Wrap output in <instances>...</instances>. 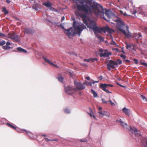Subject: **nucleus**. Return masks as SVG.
<instances>
[{
    "instance_id": "f257e3e1",
    "label": "nucleus",
    "mask_w": 147,
    "mask_h": 147,
    "mask_svg": "<svg viewBox=\"0 0 147 147\" xmlns=\"http://www.w3.org/2000/svg\"><path fill=\"white\" fill-rule=\"evenodd\" d=\"M55 26H58L61 27L62 29L65 31V33L70 38H72L73 36L76 34L80 35L81 33L83 30L86 28V26L81 22H77L74 21L73 23L74 28H71L69 29H65L64 28L63 25L62 24L58 25V23H55L54 24Z\"/></svg>"
},
{
    "instance_id": "f03ea898",
    "label": "nucleus",
    "mask_w": 147,
    "mask_h": 147,
    "mask_svg": "<svg viewBox=\"0 0 147 147\" xmlns=\"http://www.w3.org/2000/svg\"><path fill=\"white\" fill-rule=\"evenodd\" d=\"M80 16L83 18V22L88 27L93 30L94 34L99 40L100 41H103L104 38L99 36L98 34V33H101L103 32V29L97 26L94 21L90 20L88 21L86 20L84 18L85 17V15L81 14Z\"/></svg>"
},
{
    "instance_id": "7ed1b4c3",
    "label": "nucleus",
    "mask_w": 147,
    "mask_h": 147,
    "mask_svg": "<svg viewBox=\"0 0 147 147\" xmlns=\"http://www.w3.org/2000/svg\"><path fill=\"white\" fill-rule=\"evenodd\" d=\"M118 121L123 127H125V125L127 129L130 131L132 134H134L136 137H137L136 138V140L137 138L138 139L139 138V140H138V141L141 142L142 144L144 147H147V139L146 138L142 137L141 134L138 133V130L137 129L134 127H132L131 126L129 127L127 126V124L123 122L121 119Z\"/></svg>"
},
{
    "instance_id": "20e7f679",
    "label": "nucleus",
    "mask_w": 147,
    "mask_h": 147,
    "mask_svg": "<svg viewBox=\"0 0 147 147\" xmlns=\"http://www.w3.org/2000/svg\"><path fill=\"white\" fill-rule=\"evenodd\" d=\"M125 25L123 21H119L117 23V25L116 26V27L120 31L122 32L123 34L125 35L126 37L128 38L129 37L132 36L131 35V34L129 32V27L127 25L126 26V30L127 32H126L125 30H123L124 27Z\"/></svg>"
},
{
    "instance_id": "39448f33",
    "label": "nucleus",
    "mask_w": 147,
    "mask_h": 147,
    "mask_svg": "<svg viewBox=\"0 0 147 147\" xmlns=\"http://www.w3.org/2000/svg\"><path fill=\"white\" fill-rule=\"evenodd\" d=\"M64 90L66 93L68 94L72 95L73 93H74L77 89L76 88H73L71 86H68L67 87L64 88Z\"/></svg>"
},
{
    "instance_id": "423d86ee",
    "label": "nucleus",
    "mask_w": 147,
    "mask_h": 147,
    "mask_svg": "<svg viewBox=\"0 0 147 147\" xmlns=\"http://www.w3.org/2000/svg\"><path fill=\"white\" fill-rule=\"evenodd\" d=\"M7 37V36H6ZM7 37L13 39L16 42L20 41V39L18 35L14 33H9Z\"/></svg>"
},
{
    "instance_id": "0eeeda50",
    "label": "nucleus",
    "mask_w": 147,
    "mask_h": 147,
    "mask_svg": "<svg viewBox=\"0 0 147 147\" xmlns=\"http://www.w3.org/2000/svg\"><path fill=\"white\" fill-rule=\"evenodd\" d=\"M99 116L100 117H103L105 116L106 117L105 118L108 119L110 117V114L107 112L105 111H98V112Z\"/></svg>"
},
{
    "instance_id": "6e6552de",
    "label": "nucleus",
    "mask_w": 147,
    "mask_h": 147,
    "mask_svg": "<svg viewBox=\"0 0 147 147\" xmlns=\"http://www.w3.org/2000/svg\"><path fill=\"white\" fill-rule=\"evenodd\" d=\"M107 67L109 71H111V68H114L117 66V64L112 60H110L109 61V63L107 64Z\"/></svg>"
},
{
    "instance_id": "1a4fd4ad",
    "label": "nucleus",
    "mask_w": 147,
    "mask_h": 147,
    "mask_svg": "<svg viewBox=\"0 0 147 147\" xmlns=\"http://www.w3.org/2000/svg\"><path fill=\"white\" fill-rule=\"evenodd\" d=\"M74 84L75 86L77 88L80 90L84 89L85 88V86L80 82H78L75 80L74 81Z\"/></svg>"
},
{
    "instance_id": "9d476101",
    "label": "nucleus",
    "mask_w": 147,
    "mask_h": 147,
    "mask_svg": "<svg viewBox=\"0 0 147 147\" xmlns=\"http://www.w3.org/2000/svg\"><path fill=\"white\" fill-rule=\"evenodd\" d=\"M42 58L46 62L49 63L50 65L57 67H58V66L54 64L53 63L51 62L49 59H48L46 57L43 56L42 57Z\"/></svg>"
},
{
    "instance_id": "9b49d317",
    "label": "nucleus",
    "mask_w": 147,
    "mask_h": 147,
    "mask_svg": "<svg viewBox=\"0 0 147 147\" xmlns=\"http://www.w3.org/2000/svg\"><path fill=\"white\" fill-rule=\"evenodd\" d=\"M112 53L111 52L109 53L104 52L100 54V57H108L109 56L111 55Z\"/></svg>"
},
{
    "instance_id": "f8f14e48",
    "label": "nucleus",
    "mask_w": 147,
    "mask_h": 147,
    "mask_svg": "<svg viewBox=\"0 0 147 147\" xmlns=\"http://www.w3.org/2000/svg\"><path fill=\"white\" fill-rule=\"evenodd\" d=\"M103 29V31L104 32H107L109 34H111L112 33L114 32V31L113 30L110 29L108 27H106L104 29Z\"/></svg>"
},
{
    "instance_id": "ddd939ff",
    "label": "nucleus",
    "mask_w": 147,
    "mask_h": 147,
    "mask_svg": "<svg viewBox=\"0 0 147 147\" xmlns=\"http://www.w3.org/2000/svg\"><path fill=\"white\" fill-rule=\"evenodd\" d=\"M43 5L46 6L47 7H51V9L52 11H53V10L55 9L54 8H53L52 7H51L52 4L49 2H45L43 3Z\"/></svg>"
},
{
    "instance_id": "4468645a",
    "label": "nucleus",
    "mask_w": 147,
    "mask_h": 147,
    "mask_svg": "<svg viewBox=\"0 0 147 147\" xmlns=\"http://www.w3.org/2000/svg\"><path fill=\"white\" fill-rule=\"evenodd\" d=\"M34 4L33 5L32 8L35 10V11H37L39 9V4L37 3L36 1L34 2Z\"/></svg>"
},
{
    "instance_id": "2eb2a0df",
    "label": "nucleus",
    "mask_w": 147,
    "mask_h": 147,
    "mask_svg": "<svg viewBox=\"0 0 147 147\" xmlns=\"http://www.w3.org/2000/svg\"><path fill=\"white\" fill-rule=\"evenodd\" d=\"M122 111L123 113L128 115H129L131 113V111L125 107L123 108L122 109Z\"/></svg>"
},
{
    "instance_id": "dca6fc26",
    "label": "nucleus",
    "mask_w": 147,
    "mask_h": 147,
    "mask_svg": "<svg viewBox=\"0 0 147 147\" xmlns=\"http://www.w3.org/2000/svg\"><path fill=\"white\" fill-rule=\"evenodd\" d=\"M106 85H105L104 86H103L100 85V87L102 89L105 91L107 93H111V92L109 91L108 90L106 89V88H107L106 87Z\"/></svg>"
},
{
    "instance_id": "f3484780",
    "label": "nucleus",
    "mask_w": 147,
    "mask_h": 147,
    "mask_svg": "<svg viewBox=\"0 0 147 147\" xmlns=\"http://www.w3.org/2000/svg\"><path fill=\"white\" fill-rule=\"evenodd\" d=\"M134 36L132 37V38H135L136 40L140 39L142 37V35L140 33H134Z\"/></svg>"
},
{
    "instance_id": "a211bd4d",
    "label": "nucleus",
    "mask_w": 147,
    "mask_h": 147,
    "mask_svg": "<svg viewBox=\"0 0 147 147\" xmlns=\"http://www.w3.org/2000/svg\"><path fill=\"white\" fill-rule=\"evenodd\" d=\"M34 32V31L29 28H25V32L27 34H32Z\"/></svg>"
},
{
    "instance_id": "6ab92c4d",
    "label": "nucleus",
    "mask_w": 147,
    "mask_h": 147,
    "mask_svg": "<svg viewBox=\"0 0 147 147\" xmlns=\"http://www.w3.org/2000/svg\"><path fill=\"white\" fill-rule=\"evenodd\" d=\"M98 82V81H93L92 82H88L87 81H86L85 82H84V84H86L87 85H90V86H92V84H94Z\"/></svg>"
},
{
    "instance_id": "aec40b11",
    "label": "nucleus",
    "mask_w": 147,
    "mask_h": 147,
    "mask_svg": "<svg viewBox=\"0 0 147 147\" xmlns=\"http://www.w3.org/2000/svg\"><path fill=\"white\" fill-rule=\"evenodd\" d=\"M17 49V50L19 52H23L24 53H26L27 52V51L26 50L21 48V47H18Z\"/></svg>"
},
{
    "instance_id": "412c9836",
    "label": "nucleus",
    "mask_w": 147,
    "mask_h": 147,
    "mask_svg": "<svg viewBox=\"0 0 147 147\" xmlns=\"http://www.w3.org/2000/svg\"><path fill=\"white\" fill-rule=\"evenodd\" d=\"M91 92L93 95L94 98H96L97 96V94L95 90L92 89L91 90Z\"/></svg>"
},
{
    "instance_id": "4be33fe9",
    "label": "nucleus",
    "mask_w": 147,
    "mask_h": 147,
    "mask_svg": "<svg viewBox=\"0 0 147 147\" xmlns=\"http://www.w3.org/2000/svg\"><path fill=\"white\" fill-rule=\"evenodd\" d=\"M63 111L65 113L67 114L69 113H70V110L68 108H66L64 109Z\"/></svg>"
},
{
    "instance_id": "5701e85b",
    "label": "nucleus",
    "mask_w": 147,
    "mask_h": 147,
    "mask_svg": "<svg viewBox=\"0 0 147 147\" xmlns=\"http://www.w3.org/2000/svg\"><path fill=\"white\" fill-rule=\"evenodd\" d=\"M24 130L26 132L27 134L28 135V136L30 137H32L33 135L32 133H30V132H28L25 130Z\"/></svg>"
},
{
    "instance_id": "b1692460",
    "label": "nucleus",
    "mask_w": 147,
    "mask_h": 147,
    "mask_svg": "<svg viewBox=\"0 0 147 147\" xmlns=\"http://www.w3.org/2000/svg\"><path fill=\"white\" fill-rule=\"evenodd\" d=\"M68 73H69V75L71 77H73L74 75L73 72L72 71L69 70L67 71Z\"/></svg>"
},
{
    "instance_id": "393cba45",
    "label": "nucleus",
    "mask_w": 147,
    "mask_h": 147,
    "mask_svg": "<svg viewBox=\"0 0 147 147\" xmlns=\"http://www.w3.org/2000/svg\"><path fill=\"white\" fill-rule=\"evenodd\" d=\"M2 48L3 49H4L5 50H8V49H10L11 48V47L9 46H7V45H5L3 46Z\"/></svg>"
},
{
    "instance_id": "a878e982",
    "label": "nucleus",
    "mask_w": 147,
    "mask_h": 147,
    "mask_svg": "<svg viewBox=\"0 0 147 147\" xmlns=\"http://www.w3.org/2000/svg\"><path fill=\"white\" fill-rule=\"evenodd\" d=\"M2 11L6 14H7L9 12L8 11L5 7L3 8Z\"/></svg>"
},
{
    "instance_id": "bb28decb",
    "label": "nucleus",
    "mask_w": 147,
    "mask_h": 147,
    "mask_svg": "<svg viewBox=\"0 0 147 147\" xmlns=\"http://www.w3.org/2000/svg\"><path fill=\"white\" fill-rule=\"evenodd\" d=\"M100 85H101L103 86H104V85H106V87H107V88L108 87V86H109V87H113V85H112V84H101Z\"/></svg>"
},
{
    "instance_id": "cd10ccee",
    "label": "nucleus",
    "mask_w": 147,
    "mask_h": 147,
    "mask_svg": "<svg viewBox=\"0 0 147 147\" xmlns=\"http://www.w3.org/2000/svg\"><path fill=\"white\" fill-rule=\"evenodd\" d=\"M57 78L58 79V80L61 82H63V77L62 76H61L60 77H58Z\"/></svg>"
},
{
    "instance_id": "c85d7f7f",
    "label": "nucleus",
    "mask_w": 147,
    "mask_h": 147,
    "mask_svg": "<svg viewBox=\"0 0 147 147\" xmlns=\"http://www.w3.org/2000/svg\"><path fill=\"white\" fill-rule=\"evenodd\" d=\"M115 63L117 64V65L118 64H121L122 63V62L119 59H117V61H115Z\"/></svg>"
},
{
    "instance_id": "c756f323",
    "label": "nucleus",
    "mask_w": 147,
    "mask_h": 147,
    "mask_svg": "<svg viewBox=\"0 0 147 147\" xmlns=\"http://www.w3.org/2000/svg\"><path fill=\"white\" fill-rule=\"evenodd\" d=\"M5 42L4 40H2L0 41V46H2L5 45Z\"/></svg>"
},
{
    "instance_id": "7c9ffc66",
    "label": "nucleus",
    "mask_w": 147,
    "mask_h": 147,
    "mask_svg": "<svg viewBox=\"0 0 147 147\" xmlns=\"http://www.w3.org/2000/svg\"><path fill=\"white\" fill-rule=\"evenodd\" d=\"M91 61L92 62H93L95 61H97L98 60V59L96 58H90Z\"/></svg>"
},
{
    "instance_id": "2f4dec72",
    "label": "nucleus",
    "mask_w": 147,
    "mask_h": 147,
    "mask_svg": "<svg viewBox=\"0 0 147 147\" xmlns=\"http://www.w3.org/2000/svg\"><path fill=\"white\" fill-rule=\"evenodd\" d=\"M110 43L111 45H115L116 46L118 47V46L117 45L115 42L113 40H112V41Z\"/></svg>"
},
{
    "instance_id": "473e14b6",
    "label": "nucleus",
    "mask_w": 147,
    "mask_h": 147,
    "mask_svg": "<svg viewBox=\"0 0 147 147\" xmlns=\"http://www.w3.org/2000/svg\"><path fill=\"white\" fill-rule=\"evenodd\" d=\"M89 114L90 115V117H93V118L94 119H96L95 116L94 115L92 114V113H89Z\"/></svg>"
},
{
    "instance_id": "72a5a7b5",
    "label": "nucleus",
    "mask_w": 147,
    "mask_h": 147,
    "mask_svg": "<svg viewBox=\"0 0 147 147\" xmlns=\"http://www.w3.org/2000/svg\"><path fill=\"white\" fill-rule=\"evenodd\" d=\"M7 125L9 126H10L14 129H16V128L14 126H13V125L10 124V123H7Z\"/></svg>"
},
{
    "instance_id": "f704fd0d",
    "label": "nucleus",
    "mask_w": 147,
    "mask_h": 147,
    "mask_svg": "<svg viewBox=\"0 0 147 147\" xmlns=\"http://www.w3.org/2000/svg\"><path fill=\"white\" fill-rule=\"evenodd\" d=\"M131 45L126 44V48L127 49H131Z\"/></svg>"
},
{
    "instance_id": "c9c22d12",
    "label": "nucleus",
    "mask_w": 147,
    "mask_h": 147,
    "mask_svg": "<svg viewBox=\"0 0 147 147\" xmlns=\"http://www.w3.org/2000/svg\"><path fill=\"white\" fill-rule=\"evenodd\" d=\"M140 63L142 65H144L145 67H147V63L143 62H140Z\"/></svg>"
},
{
    "instance_id": "e433bc0d",
    "label": "nucleus",
    "mask_w": 147,
    "mask_h": 147,
    "mask_svg": "<svg viewBox=\"0 0 147 147\" xmlns=\"http://www.w3.org/2000/svg\"><path fill=\"white\" fill-rule=\"evenodd\" d=\"M80 141L81 142H87V140L86 138H84L83 139H80Z\"/></svg>"
},
{
    "instance_id": "4c0bfd02",
    "label": "nucleus",
    "mask_w": 147,
    "mask_h": 147,
    "mask_svg": "<svg viewBox=\"0 0 147 147\" xmlns=\"http://www.w3.org/2000/svg\"><path fill=\"white\" fill-rule=\"evenodd\" d=\"M140 96L141 98L143 99V100H146V99H147L145 96H144V95H141Z\"/></svg>"
},
{
    "instance_id": "58836bf2",
    "label": "nucleus",
    "mask_w": 147,
    "mask_h": 147,
    "mask_svg": "<svg viewBox=\"0 0 147 147\" xmlns=\"http://www.w3.org/2000/svg\"><path fill=\"white\" fill-rule=\"evenodd\" d=\"M120 57L123 59H125L126 58V56L123 54H121L120 55Z\"/></svg>"
},
{
    "instance_id": "ea45409f",
    "label": "nucleus",
    "mask_w": 147,
    "mask_h": 147,
    "mask_svg": "<svg viewBox=\"0 0 147 147\" xmlns=\"http://www.w3.org/2000/svg\"><path fill=\"white\" fill-rule=\"evenodd\" d=\"M5 36V34L0 32V37H4Z\"/></svg>"
},
{
    "instance_id": "a19ab883",
    "label": "nucleus",
    "mask_w": 147,
    "mask_h": 147,
    "mask_svg": "<svg viewBox=\"0 0 147 147\" xmlns=\"http://www.w3.org/2000/svg\"><path fill=\"white\" fill-rule=\"evenodd\" d=\"M84 61H87L88 62H89L90 61H91V59L90 58L89 59H85L84 60Z\"/></svg>"
},
{
    "instance_id": "79ce46f5",
    "label": "nucleus",
    "mask_w": 147,
    "mask_h": 147,
    "mask_svg": "<svg viewBox=\"0 0 147 147\" xmlns=\"http://www.w3.org/2000/svg\"><path fill=\"white\" fill-rule=\"evenodd\" d=\"M102 102L104 103H107V101H106L104 99L102 98Z\"/></svg>"
},
{
    "instance_id": "37998d69",
    "label": "nucleus",
    "mask_w": 147,
    "mask_h": 147,
    "mask_svg": "<svg viewBox=\"0 0 147 147\" xmlns=\"http://www.w3.org/2000/svg\"><path fill=\"white\" fill-rule=\"evenodd\" d=\"M134 63L135 64H137L138 63V60L136 59H134Z\"/></svg>"
},
{
    "instance_id": "c03bdc74",
    "label": "nucleus",
    "mask_w": 147,
    "mask_h": 147,
    "mask_svg": "<svg viewBox=\"0 0 147 147\" xmlns=\"http://www.w3.org/2000/svg\"><path fill=\"white\" fill-rule=\"evenodd\" d=\"M109 102H110L111 105H115V104L113 102L110 100H109Z\"/></svg>"
},
{
    "instance_id": "a18cd8bd",
    "label": "nucleus",
    "mask_w": 147,
    "mask_h": 147,
    "mask_svg": "<svg viewBox=\"0 0 147 147\" xmlns=\"http://www.w3.org/2000/svg\"><path fill=\"white\" fill-rule=\"evenodd\" d=\"M45 139L46 140L47 142H48V141H52V140H53L49 139L48 138H45Z\"/></svg>"
},
{
    "instance_id": "49530a36",
    "label": "nucleus",
    "mask_w": 147,
    "mask_h": 147,
    "mask_svg": "<svg viewBox=\"0 0 147 147\" xmlns=\"http://www.w3.org/2000/svg\"><path fill=\"white\" fill-rule=\"evenodd\" d=\"M11 45V43L9 42H7L6 43V45L7 46H9Z\"/></svg>"
},
{
    "instance_id": "de8ad7c7",
    "label": "nucleus",
    "mask_w": 147,
    "mask_h": 147,
    "mask_svg": "<svg viewBox=\"0 0 147 147\" xmlns=\"http://www.w3.org/2000/svg\"><path fill=\"white\" fill-rule=\"evenodd\" d=\"M99 51H100L101 53L104 52V50H103L102 49H99Z\"/></svg>"
},
{
    "instance_id": "09e8293b",
    "label": "nucleus",
    "mask_w": 147,
    "mask_h": 147,
    "mask_svg": "<svg viewBox=\"0 0 147 147\" xmlns=\"http://www.w3.org/2000/svg\"><path fill=\"white\" fill-rule=\"evenodd\" d=\"M104 52H106V53H109V51L107 49H105L104 50Z\"/></svg>"
},
{
    "instance_id": "8fccbe9b",
    "label": "nucleus",
    "mask_w": 147,
    "mask_h": 147,
    "mask_svg": "<svg viewBox=\"0 0 147 147\" xmlns=\"http://www.w3.org/2000/svg\"><path fill=\"white\" fill-rule=\"evenodd\" d=\"M102 76H100L99 77V79L100 80H101L102 79Z\"/></svg>"
},
{
    "instance_id": "3c124183",
    "label": "nucleus",
    "mask_w": 147,
    "mask_h": 147,
    "mask_svg": "<svg viewBox=\"0 0 147 147\" xmlns=\"http://www.w3.org/2000/svg\"><path fill=\"white\" fill-rule=\"evenodd\" d=\"M98 110H99L98 111H102V108L101 107H99V108H98Z\"/></svg>"
},
{
    "instance_id": "603ef678",
    "label": "nucleus",
    "mask_w": 147,
    "mask_h": 147,
    "mask_svg": "<svg viewBox=\"0 0 147 147\" xmlns=\"http://www.w3.org/2000/svg\"><path fill=\"white\" fill-rule=\"evenodd\" d=\"M64 19H65V17H64V16L61 19V21H63V20H64Z\"/></svg>"
},
{
    "instance_id": "864d4df0",
    "label": "nucleus",
    "mask_w": 147,
    "mask_h": 147,
    "mask_svg": "<svg viewBox=\"0 0 147 147\" xmlns=\"http://www.w3.org/2000/svg\"><path fill=\"white\" fill-rule=\"evenodd\" d=\"M86 79L87 80H89L90 79V78L89 77H86Z\"/></svg>"
},
{
    "instance_id": "5fc2aeb1",
    "label": "nucleus",
    "mask_w": 147,
    "mask_h": 147,
    "mask_svg": "<svg viewBox=\"0 0 147 147\" xmlns=\"http://www.w3.org/2000/svg\"><path fill=\"white\" fill-rule=\"evenodd\" d=\"M6 1L8 3H9L10 2V1L9 0H6Z\"/></svg>"
},
{
    "instance_id": "6e6d98bb",
    "label": "nucleus",
    "mask_w": 147,
    "mask_h": 147,
    "mask_svg": "<svg viewBox=\"0 0 147 147\" xmlns=\"http://www.w3.org/2000/svg\"><path fill=\"white\" fill-rule=\"evenodd\" d=\"M58 140L57 139H55L53 140H52V141H58Z\"/></svg>"
},
{
    "instance_id": "4d7b16f0",
    "label": "nucleus",
    "mask_w": 147,
    "mask_h": 147,
    "mask_svg": "<svg viewBox=\"0 0 147 147\" xmlns=\"http://www.w3.org/2000/svg\"><path fill=\"white\" fill-rule=\"evenodd\" d=\"M29 1L31 3H32V1H34V2L35 1V0H29Z\"/></svg>"
},
{
    "instance_id": "13d9d810",
    "label": "nucleus",
    "mask_w": 147,
    "mask_h": 147,
    "mask_svg": "<svg viewBox=\"0 0 147 147\" xmlns=\"http://www.w3.org/2000/svg\"><path fill=\"white\" fill-rule=\"evenodd\" d=\"M117 84L118 85H119V86H121V87H123V86L122 85H121L120 84H119V83H117Z\"/></svg>"
},
{
    "instance_id": "bf43d9fd",
    "label": "nucleus",
    "mask_w": 147,
    "mask_h": 147,
    "mask_svg": "<svg viewBox=\"0 0 147 147\" xmlns=\"http://www.w3.org/2000/svg\"><path fill=\"white\" fill-rule=\"evenodd\" d=\"M136 13V11H134V12H133V14H135Z\"/></svg>"
},
{
    "instance_id": "052dcab7",
    "label": "nucleus",
    "mask_w": 147,
    "mask_h": 147,
    "mask_svg": "<svg viewBox=\"0 0 147 147\" xmlns=\"http://www.w3.org/2000/svg\"><path fill=\"white\" fill-rule=\"evenodd\" d=\"M123 14L124 16H127V15L126 13H124Z\"/></svg>"
},
{
    "instance_id": "680f3d73",
    "label": "nucleus",
    "mask_w": 147,
    "mask_h": 147,
    "mask_svg": "<svg viewBox=\"0 0 147 147\" xmlns=\"http://www.w3.org/2000/svg\"><path fill=\"white\" fill-rule=\"evenodd\" d=\"M115 50L116 51H118V49L117 48H116L115 49Z\"/></svg>"
},
{
    "instance_id": "e2e57ef3",
    "label": "nucleus",
    "mask_w": 147,
    "mask_h": 147,
    "mask_svg": "<svg viewBox=\"0 0 147 147\" xmlns=\"http://www.w3.org/2000/svg\"><path fill=\"white\" fill-rule=\"evenodd\" d=\"M42 136H45H45H46V135H45V134L42 135Z\"/></svg>"
},
{
    "instance_id": "0e129e2a",
    "label": "nucleus",
    "mask_w": 147,
    "mask_h": 147,
    "mask_svg": "<svg viewBox=\"0 0 147 147\" xmlns=\"http://www.w3.org/2000/svg\"><path fill=\"white\" fill-rule=\"evenodd\" d=\"M126 61L127 62H129V60H126Z\"/></svg>"
},
{
    "instance_id": "69168bd1",
    "label": "nucleus",
    "mask_w": 147,
    "mask_h": 147,
    "mask_svg": "<svg viewBox=\"0 0 147 147\" xmlns=\"http://www.w3.org/2000/svg\"><path fill=\"white\" fill-rule=\"evenodd\" d=\"M146 30L147 31H146V32L147 33V28H146Z\"/></svg>"
},
{
    "instance_id": "338daca9",
    "label": "nucleus",
    "mask_w": 147,
    "mask_h": 147,
    "mask_svg": "<svg viewBox=\"0 0 147 147\" xmlns=\"http://www.w3.org/2000/svg\"><path fill=\"white\" fill-rule=\"evenodd\" d=\"M75 55L76 56H77V54H75Z\"/></svg>"
},
{
    "instance_id": "774afa93",
    "label": "nucleus",
    "mask_w": 147,
    "mask_h": 147,
    "mask_svg": "<svg viewBox=\"0 0 147 147\" xmlns=\"http://www.w3.org/2000/svg\"><path fill=\"white\" fill-rule=\"evenodd\" d=\"M79 94H80V95H81V93H79Z\"/></svg>"
}]
</instances>
